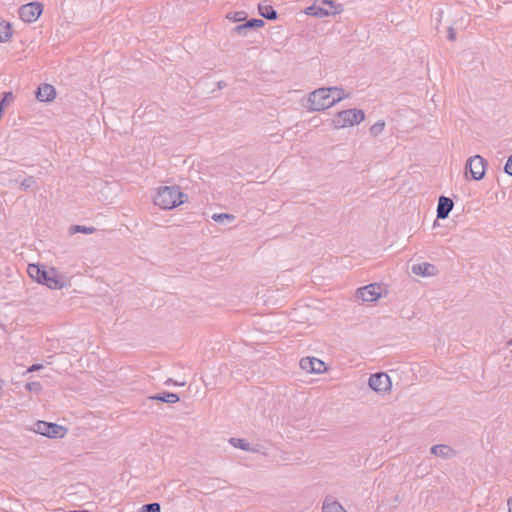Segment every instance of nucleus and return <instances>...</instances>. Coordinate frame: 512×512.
<instances>
[{"instance_id": "f257e3e1", "label": "nucleus", "mask_w": 512, "mask_h": 512, "mask_svg": "<svg viewBox=\"0 0 512 512\" xmlns=\"http://www.w3.org/2000/svg\"><path fill=\"white\" fill-rule=\"evenodd\" d=\"M188 201V195L181 192L179 186H162L158 188L154 204L170 210Z\"/></svg>"}, {"instance_id": "f03ea898", "label": "nucleus", "mask_w": 512, "mask_h": 512, "mask_svg": "<svg viewBox=\"0 0 512 512\" xmlns=\"http://www.w3.org/2000/svg\"><path fill=\"white\" fill-rule=\"evenodd\" d=\"M29 276L40 284L46 285L50 289H61L64 283L57 276L54 268L46 270L44 265L29 264L27 268Z\"/></svg>"}, {"instance_id": "7ed1b4c3", "label": "nucleus", "mask_w": 512, "mask_h": 512, "mask_svg": "<svg viewBox=\"0 0 512 512\" xmlns=\"http://www.w3.org/2000/svg\"><path fill=\"white\" fill-rule=\"evenodd\" d=\"M365 119L363 110L352 108L338 112L333 118V125L337 129L351 127Z\"/></svg>"}, {"instance_id": "20e7f679", "label": "nucleus", "mask_w": 512, "mask_h": 512, "mask_svg": "<svg viewBox=\"0 0 512 512\" xmlns=\"http://www.w3.org/2000/svg\"><path fill=\"white\" fill-rule=\"evenodd\" d=\"M331 90L319 88L310 93L308 102L310 110L322 111L334 105V100L330 98Z\"/></svg>"}, {"instance_id": "39448f33", "label": "nucleus", "mask_w": 512, "mask_h": 512, "mask_svg": "<svg viewBox=\"0 0 512 512\" xmlns=\"http://www.w3.org/2000/svg\"><path fill=\"white\" fill-rule=\"evenodd\" d=\"M339 7L332 0H322L319 3L315 2L313 5L305 9V13L315 17H325L336 15L340 12Z\"/></svg>"}, {"instance_id": "423d86ee", "label": "nucleus", "mask_w": 512, "mask_h": 512, "mask_svg": "<svg viewBox=\"0 0 512 512\" xmlns=\"http://www.w3.org/2000/svg\"><path fill=\"white\" fill-rule=\"evenodd\" d=\"M33 431L53 439L63 438L67 433V429L64 426L41 420L34 424Z\"/></svg>"}, {"instance_id": "0eeeda50", "label": "nucleus", "mask_w": 512, "mask_h": 512, "mask_svg": "<svg viewBox=\"0 0 512 512\" xmlns=\"http://www.w3.org/2000/svg\"><path fill=\"white\" fill-rule=\"evenodd\" d=\"M43 12V5L40 2H30L19 8V17L27 23L35 22Z\"/></svg>"}, {"instance_id": "6e6552de", "label": "nucleus", "mask_w": 512, "mask_h": 512, "mask_svg": "<svg viewBox=\"0 0 512 512\" xmlns=\"http://www.w3.org/2000/svg\"><path fill=\"white\" fill-rule=\"evenodd\" d=\"M368 384L373 391L379 394H385L389 392L392 387L390 377L384 372L372 374L369 377Z\"/></svg>"}, {"instance_id": "1a4fd4ad", "label": "nucleus", "mask_w": 512, "mask_h": 512, "mask_svg": "<svg viewBox=\"0 0 512 512\" xmlns=\"http://www.w3.org/2000/svg\"><path fill=\"white\" fill-rule=\"evenodd\" d=\"M485 164V159L480 155L472 156L466 163L465 171H469L474 180H481L485 175Z\"/></svg>"}, {"instance_id": "9d476101", "label": "nucleus", "mask_w": 512, "mask_h": 512, "mask_svg": "<svg viewBox=\"0 0 512 512\" xmlns=\"http://www.w3.org/2000/svg\"><path fill=\"white\" fill-rule=\"evenodd\" d=\"M357 297L363 302H373L381 297V287L376 284H369L357 290Z\"/></svg>"}, {"instance_id": "9b49d317", "label": "nucleus", "mask_w": 512, "mask_h": 512, "mask_svg": "<svg viewBox=\"0 0 512 512\" xmlns=\"http://www.w3.org/2000/svg\"><path fill=\"white\" fill-rule=\"evenodd\" d=\"M300 368L308 373H322L326 370L325 363L315 357H305L299 362Z\"/></svg>"}, {"instance_id": "f8f14e48", "label": "nucleus", "mask_w": 512, "mask_h": 512, "mask_svg": "<svg viewBox=\"0 0 512 512\" xmlns=\"http://www.w3.org/2000/svg\"><path fill=\"white\" fill-rule=\"evenodd\" d=\"M56 97V90L53 85L43 83L41 84L36 91V98L40 102H51Z\"/></svg>"}, {"instance_id": "ddd939ff", "label": "nucleus", "mask_w": 512, "mask_h": 512, "mask_svg": "<svg viewBox=\"0 0 512 512\" xmlns=\"http://www.w3.org/2000/svg\"><path fill=\"white\" fill-rule=\"evenodd\" d=\"M454 207V202L451 198L440 196L437 206V218L446 219Z\"/></svg>"}, {"instance_id": "4468645a", "label": "nucleus", "mask_w": 512, "mask_h": 512, "mask_svg": "<svg viewBox=\"0 0 512 512\" xmlns=\"http://www.w3.org/2000/svg\"><path fill=\"white\" fill-rule=\"evenodd\" d=\"M411 271L413 274L418 276H435L438 272V269L435 265L430 264L428 262L414 264L411 267Z\"/></svg>"}, {"instance_id": "2eb2a0df", "label": "nucleus", "mask_w": 512, "mask_h": 512, "mask_svg": "<svg viewBox=\"0 0 512 512\" xmlns=\"http://www.w3.org/2000/svg\"><path fill=\"white\" fill-rule=\"evenodd\" d=\"M179 400L178 394L172 392H164L147 398V401H161L170 404L177 403Z\"/></svg>"}, {"instance_id": "dca6fc26", "label": "nucleus", "mask_w": 512, "mask_h": 512, "mask_svg": "<svg viewBox=\"0 0 512 512\" xmlns=\"http://www.w3.org/2000/svg\"><path fill=\"white\" fill-rule=\"evenodd\" d=\"M431 453L442 458H449L455 455V451L448 445L437 444L432 446Z\"/></svg>"}, {"instance_id": "f3484780", "label": "nucleus", "mask_w": 512, "mask_h": 512, "mask_svg": "<svg viewBox=\"0 0 512 512\" xmlns=\"http://www.w3.org/2000/svg\"><path fill=\"white\" fill-rule=\"evenodd\" d=\"M259 14L267 20H276L278 18L277 11L269 4L259 3L258 4Z\"/></svg>"}, {"instance_id": "a211bd4d", "label": "nucleus", "mask_w": 512, "mask_h": 512, "mask_svg": "<svg viewBox=\"0 0 512 512\" xmlns=\"http://www.w3.org/2000/svg\"><path fill=\"white\" fill-rule=\"evenodd\" d=\"M12 37V27L11 24L7 21L0 22V43H5L9 41Z\"/></svg>"}, {"instance_id": "6ab92c4d", "label": "nucleus", "mask_w": 512, "mask_h": 512, "mask_svg": "<svg viewBox=\"0 0 512 512\" xmlns=\"http://www.w3.org/2000/svg\"><path fill=\"white\" fill-rule=\"evenodd\" d=\"M323 512H347L343 506L337 501L326 499L322 506Z\"/></svg>"}, {"instance_id": "aec40b11", "label": "nucleus", "mask_w": 512, "mask_h": 512, "mask_svg": "<svg viewBox=\"0 0 512 512\" xmlns=\"http://www.w3.org/2000/svg\"><path fill=\"white\" fill-rule=\"evenodd\" d=\"M229 443L235 448L242 449L244 451H254L249 442L242 438H230Z\"/></svg>"}, {"instance_id": "412c9836", "label": "nucleus", "mask_w": 512, "mask_h": 512, "mask_svg": "<svg viewBox=\"0 0 512 512\" xmlns=\"http://www.w3.org/2000/svg\"><path fill=\"white\" fill-rule=\"evenodd\" d=\"M328 89L331 90L330 98L334 100V104L346 97L342 88L330 87Z\"/></svg>"}, {"instance_id": "4be33fe9", "label": "nucleus", "mask_w": 512, "mask_h": 512, "mask_svg": "<svg viewBox=\"0 0 512 512\" xmlns=\"http://www.w3.org/2000/svg\"><path fill=\"white\" fill-rule=\"evenodd\" d=\"M96 231V228L94 227H86L82 225H73L70 227V233H85V234H92Z\"/></svg>"}, {"instance_id": "5701e85b", "label": "nucleus", "mask_w": 512, "mask_h": 512, "mask_svg": "<svg viewBox=\"0 0 512 512\" xmlns=\"http://www.w3.org/2000/svg\"><path fill=\"white\" fill-rule=\"evenodd\" d=\"M385 129V121L379 120L374 125L370 127V134L374 137L380 135Z\"/></svg>"}, {"instance_id": "b1692460", "label": "nucleus", "mask_w": 512, "mask_h": 512, "mask_svg": "<svg viewBox=\"0 0 512 512\" xmlns=\"http://www.w3.org/2000/svg\"><path fill=\"white\" fill-rule=\"evenodd\" d=\"M227 19L233 22H242L247 18V13L245 11H237L233 13H228L226 16Z\"/></svg>"}, {"instance_id": "393cba45", "label": "nucleus", "mask_w": 512, "mask_h": 512, "mask_svg": "<svg viewBox=\"0 0 512 512\" xmlns=\"http://www.w3.org/2000/svg\"><path fill=\"white\" fill-rule=\"evenodd\" d=\"M212 219L215 222L222 223L224 220L233 221L235 219V216L232 214H228V213H218V214H213Z\"/></svg>"}, {"instance_id": "a878e982", "label": "nucleus", "mask_w": 512, "mask_h": 512, "mask_svg": "<svg viewBox=\"0 0 512 512\" xmlns=\"http://www.w3.org/2000/svg\"><path fill=\"white\" fill-rule=\"evenodd\" d=\"M0 105L5 109V106L10 104L14 100V95L11 91L3 92L1 94Z\"/></svg>"}, {"instance_id": "bb28decb", "label": "nucleus", "mask_w": 512, "mask_h": 512, "mask_svg": "<svg viewBox=\"0 0 512 512\" xmlns=\"http://www.w3.org/2000/svg\"><path fill=\"white\" fill-rule=\"evenodd\" d=\"M161 507L157 502L148 503L142 506L141 512H160Z\"/></svg>"}, {"instance_id": "cd10ccee", "label": "nucleus", "mask_w": 512, "mask_h": 512, "mask_svg": "<svg viewBox=\"0 0 512 512\" xmlns=\"http://www.w3.org/2000/svg\"><path fill=\"white\" fill-rule=\"evenodd\" d=\"M245 23H246V27H248L249 29L260 28L265 25V22L262 19H256V18L247 20Z\"/></svg>"}, {"instance_id": "c85d7f7f", "label": "nucleus", "mask_w": 512, "mask_h": 512, "mask_svg": "<svg viewBox=\"0 0 512 512\" xmlns=\"http://www.w3.org/2000/svg\"><path fill=\"white\" fill-rule=\"evenodd\" d=\"M26 390H28L29 392H35V393H38L42 390V385L40 384V382H29L26 384Z\"/></svg>"}, {"instance_id": "c756f323", "label": "nucleus", "mask_w": 512, "mask_h": 512, "mask_svg": "<svg viewBox=\"0 0 512 512\" xmlns=\"http://www.w3.org/2000/svg\"><path fill=\"white\" fill-rule=\"evenodd\" d=\"M34 183L35 178L33 176H29L20 183V188L22 190H28Z\"/></svg>"}, {"instance_id": "7c9ffc66", "label": "nucleus", "mask_w": 512, "mask_h": 512, "mask_svg": "<svg viewBox=\"0 0 512 512\" xmlns=\"http://www.w3.org/2000/svg\"><path fill=\"white\" fill-rule=\"evenodd\" d=\"M249 30L248 27H246V23L237 25L233 28L232 32L236 33L238 35H246L247 31Z\"/></svg>"}, {"instance_id": "2f4dec72", "label": "nucleus", "mask_w": 512, "mask_h": 512, "mask_svg": "<svg viewBox=\"0 0 512 512\" xmlns=\"http://www.w3.org/2000/svg\"><path fill=\"white\" fill-rule=\"evenodd\" d=\"M504 171L512 176V155L508 158L504 167Z\"/></svg>"}, {"instance_id": "473e14b6", "label": "nucleus", "mask_w": 512, "mask_h": 512, "mask_svg": "<svg viewBox=\"0 0 512 512\" xmlns=\"http://www.w3.org/2000/svg\"><path fill=\"white\" fill-rule=\"evenodd\" d=\"M165 384L166 385H169V384H173V385H177V386H184L186 384V382H178V381H174L173 379L171 378H168L166 381H165Z\"/></svg>"}, {"instance_id": "72a5a7b5", "label": "nucleus", "mask_w": 512, "mask_h": 512, "mask_svg": "<svg viewBox=\"0 0 512 512\" xmlns=\"http://www.w3.org/2000/svg\"><path fill=\"white\" fill-rule=\"evenodd\" d=\"M448 39H449L450 41H454V40L456 39V32H455V30L453 29V27H450V28L448 29Z\"/></svg>"}, {"instance_id": "f704fd0d", "label": "nucleus", "mask_w": 512, "mask_h": 512, "mask_svg": "<svg viewBox=\"0 0 512 512\" xmlns=\"http://www.w3.org/2000/svg\"><path fill=\"white\" fill-rule=\"evenodd\" d=\"M43 366L41 364H33L30 368L27 369V372H34V371H38L42 368Z\"/></svg>"}, {"instance_id": "c9c22d12", "label": "nucleus", "mask_w": 512, "mask_h": 512, "mask_svg": "<svg viewBox=\"0 0 512 512\" xmlns=\"http://www.w3.org/2000/svg\"><path fill=\"white\" fill-rule=\"evenodd\" d=\"M508 512H512V496L507 501Z\"/></svg>"}, {"instance_id": "e433bc0d", "label": "nucleus", "mask_w": 512, "mask_h": 512, "mask_svg": "<svg viewBox=\"0 0 512 512\" xmlns=\"http://www.w3.org/2000/svg\"><path fill=\"white\" fill-rule=\"evenodd\" d=\"M4 112V108L0 105V119L2 118Z\"/></svg>"}, {"instance_id": "4c0bfd02", "label": "nucleus", "mask_w": 512, "mask_h": 512, "mask_svg": "<svg viewBox=\"0 0 512 512\" xmlns=\"http://www.w3.org/2000/svg\"><path fill=\"white\" fill-rule=\"evenodd\" d=\"M508 344H509V345H512V339H511L510 341H508Z\"/></svg>"}]
</instances>
